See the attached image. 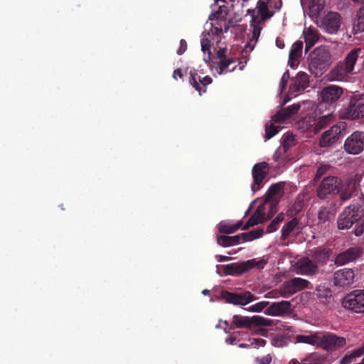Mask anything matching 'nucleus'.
<instances>
[{
    "label": "nucleus",
    "instance_id": "obj_1",
    "mask_svg": "<svg viewBox=\"0 0 364 364\" xmlns=\"http://www.w3.org/2000/svg\"><path fill=\"white\" fill-rule=\"evenodd\" d=\"M364 214V202H353L340 214L337 226L339 230H348L353 224L360 223Z\"/></svg>",
    "mask_w": 364,
    "mask_h": 364
},
{
    "label": "nucleus",
    "instance_id": "obj_2",
    "mask_svg": "<svg viewBox=\"0 0 364 364\" xmlns=\"http://www.w3.org/2000/svg\"><path fill=\"white\" fill-rule=\"evenodd\" d=\"M331 60V54L325 46L316 48L309 56L310 72L316 77L322 75L327 70Z\"/></svg>",
    "mask_w": 364,
    "mask_h": 364
},
{
    "label": "nucleus",
    "instance_id": "obj_3",
    "mask_svg": "<svg viewBox=\"0 0 364 364\" xmlns=\"http://www.w3.org/2000/svg\"><path fill=\"white\" fill-rule=\"evenodd\" d=\"M267 260L252 259L239 263H231L223 265V268L225 275L240 276L251 269H263L267 264Z\"/></svg>",
    "mask_w": 364,
    "mask_h": 364
},
{
    "label": "nucleus",
    "instance_id": "obj_4",
    "mask_svg": "<svg viewBox=\"0 0 364 364\" xmlns=\"http://www.w3.org/2000/svg\"><path fill=\"white\" fill-rule=\"evenodd\" d=\"M306 289H312L311 282L301 277H294L284 282L279 289V294L284 298H289L294 294Z\"/></svg>",
    "mask_w": 364,
    "mask_h": 364
},
{
    "label": "nucleus",
    "instance_id": "obj_5",
    "mask_svg": "<svg viewBox=\"0 0 364 364\" xmlns=\"http://www.w3.org/2000/svg\"><path fill=\"white\" fill-rule=\"evenodd\" d=\"M341 180L335 176L324 178L317 188V196L320 199H327L339 193Z\"/></svg>",
    "mask_w": 364,
    "mask_h": 364
},
{
    "label": "nucleus",
    "instance_id": "obj_6",
    "mask_svg": "<svg viewBox=\"0 0 364 364\" xmlns=\"http://www.w3.org/2000/svg\"><path fill=\"white\" fill-rule=\"evenodd\" d=\"M342 117L348 119H355L364 117V95H354L348 105L343 109Z\"/></svg>",
    "mask_w": 364,
    "mask_h": 364
},
{
    "label": "nucleus",
    "instance_id": "obj_7",
    "mask_svg": "<svg viewBox=\"0 0 364 364\" xmlns=\"http://www.w3.org/2000/svg\"><path fill=\"white\" fill-rule=\"evenodd\" d=\"M341 16L338 12L329 11L324 16L317 20L318 26L330 34L336 33L341 24Z\"/></svg>",
    "mask_w": 364,
    "mask_h": 364
},
{
    "label": "nucleus",
    "instance_id": "obj_8",
    "mask_svg": "<svg viewBox=\"0 0 364 364\" xmlns=\"http://www.w3.org/2000/svg\"><path fill=\"white\" fill-rule=\"evenodd\" d=\"M232 323L237 328H251L252 325L256 326H271L274 323L273 320L264 318L261 316H253L252 317L234 315Z\"/></svg>",
    "mask_w": 364,
    "mask_h": 364
},
{
    "label": "nucleus",
    "instance_id": "obj_9",
    "mask_svg": "<svg viewBox=\"0 0 364 364\" xmlns=\"http://www.w3.org/2000/svg\"><path fill=\"white\" fill-rule=\"evenodd\" d=\"M346 344L344 337L338 336L333 333L321 334L319 333L318 345L323 350L329 352L335 351Z\"/></svg>",
    "mask_w": 364,
    "mask_h": 364
},
{
    "label": "nucleus",
    "instance_id": "obj_10",
    "mask_svg": "<svg viewBox=\"0 0 364 364\" xmlns=\"http://www.w3.org/2000/svg\"><path fill=\"white\" fill-rule=\"evenodd\" d=\"M342 305L355 313H364V290H355L348 294L343 298Z\"/></svg>",
    "mask_w": 364,
    "mask_h": 364
},
{
    "label": "nucleus",
    "instance_id": "obj_11",
    "mask_svg": "<svg viewBox=\"0 0 364 364\" xmlns=\"http://www.w3.org/2000/svg\"><path fill=\"white\" fill-rule=\"evenodd\" d=\"M221 296L228 303L240 306L247 305L257 299L255 296L248 291L234 293L223 290L221 292Z\"/></svg>",
    "mask_w": 364,
    "mask_h": 364
},
{
    "label": "nucleus",
    "instance_id": "obj_12",
    "mask_svg": "<svg viewBox=\"0 0 364 364\" xmlns=\"http://www.w3.org/2000/svg\"><path fill=\"white\" fill-rule=\"evenodd\" d=\"M269 166L267 162H259L254 165L252 169L253 183L251 189L253 193L259 191L263 186V180L267 176Z\"/></svg>",
    "mask_w": 364,
    "mask_h": 364
},
{
    "label": "nucleus",
    "instance_id": "obj_13",
    "mask_svg": "<svg viewBox=\"0 0 364 364\" xmlns=\"http://www.w3.org/2000/svg\"><path fill=\"white\" fill-rule=\"evenodd\" d=\"M344 149L351 154H358L363 151L364 150V132H354L346 139Z\"/></svg>",
    "mask_w": 364,
    "mask_h": 364
},
{
    "label": "nucleus",
    "instance_id": "obj_14",
    "mask_svg": "<svg viewBox=\"0 0 364 364\" xmlns=\"http://www.w3.org/2000/svg\"><path fill=\"white\" fill-rule=\"evenodd\" d=\"M346 128V124L340 122L333 125L329 130L326 131L321 136L319 144L321 147H327L335 143L340 137V135Z\"/></svg>",
    "mask_w": 364,
    "mask_h": 364
},
{
    "label": "nucleus",
    "instance_id": "obj_15",
    "mask_svg": "<svg viewBox=\"0 0 364 364\" xmlns=\"http://www.w3.org/2000/svg\"><path fill=\"white\" fill-rule=\"evenodd\" d=\"M355 273L353 269H341L333 274V284L339 287H348L353 284Z\"/></svg>",
    "mask_w": 364,
    "mask_h": 364
},
{
    "label": "nucleus",
    "instance_id": "obj_16",
    "mask_svg": "<svg viewBox=\"0 0 364 364\" xmlns=\"http://www.w3.org/2000/svg\"><path fill=\"white\" fill-rule=\"evenodd\" d=\"M362 253L363 252L360 247H350L337 255L334 259V264L337 266H342L355 262L361 257Z\"/></svg>",
    "mask_w": 364,
    "mask_h": 364
},
{
    "label": "nucleus",
    "instance_id": "obj_17",
    "mask_svg": "<svg viewBox=\"0 0 364 364\" xmlns=\"http://www.w3.org/2000/svg\"><path fill=\"white\" fill-rule=\"evenodd\" d=\"M343 93V89L338 85H329L321 92L322 102L328 105L335 104Z\"/></svg>",
    "mask_w": 364,
    "mask_h": 364
},
{
    "label": "nucleus",
    "instance_id": "obj_18",
    "mask_svg": "<svg viewBox=\"0 0 364 364\" xmlns=\"http://www.w3.org/2000/svg\"><path fill=\"white\" fill-rule=\"evenodd\" d=\"M189 82L197 90L200 95L206 92V87L210 85L213 80L210 76H205L201 78L196 70L193 69L189 73Z\"/></svg>",
    "mask_w": 364,
    "mask_h": 364
},
{
    "label": "nucleus",
    "instance_id": "obj_19",
    "mask_svg": "<svg viewBox=\"0 0 364 364\" xmlns=\"http://www.w3.org/2000/svg\"><path fill=\"white\" fill-rule=\"evenodd\" d=\"M318 266L309 257H304L296 262V273L306 276H314L318 273Z\"/></svg>",
    "mask_w": 364,
    "mask_h": 364
},
{
    "label": "nucleus",
    "instance_id": "obj_20",
    "mask_svg": "<svg viewBox=\"0 0 364 364\" xmlns=\"http://www.w3.org/2000/svg\"><path fill=\"white\" fill-rule=\"evenodd\" d=\"M291 301H281L278 302H273L268 306L265 309L264 314L272 316H282L290 311Z\"/></svg>",
    "mask_w": 364,
    "mask_h": 364
},
{
    "label": "nucleus",
    "instance_id": "obj_21",
    "mask_svg": "<svg viewBox=\"0 0 364 364\" xmlns=\"http://www.w3.org/2000/svg\"><path fill=\"white\" fill-rule=\"evenodd\" d=\"M300 107L301 105L299 104H294L283 108L272 117V120L274 122L284 123L287 119H290L296 114Z\"/></svg>",
    "mask_w": 364,
    "mask_h": 364
},
{
    "label": "nucleus",
    "instance_id": "obj_22",
    "mask_svg": "<svg viewBox=\"0 0 364 364\" xmlns=\"http://www.w3.org/2000/svg\"><path fill=\"white\" fill-rule=\"evenodd\" d=\"M301 230L302 228L299 225V219L294 218L282 227L281 237L282 240H285L291 235H299L301 232Z\"/></svg>",
    "mask_w": 364,
    "mask_h": 364
},
{
    "label": "nucleus",
    "instance_id": "obj_23",
    "mask_svg": "<svg viewBox=\"0 0 364 364\" xmlns=\"http://www.w3.org/2000/svg\"><path fill=\"white\" fill-rule=\"evenodd\" d=\"M336 203L331 201L329 205L321 206L318 212V220L320 224H325L331 221L336 212Z\"/></svg>",
    "mask_w": 364,
    "mask_h": 364
},
{
    "label": "nucleus",
    "instance_id": "obj_24",
    "mask_svg": "<svg viewBox=\"0 0 364 364\" xmlns=\"http://www.w3.org/2000/svg\"><path fill=\"white\" fill-rule=\"evenodd\" d=\"M303 49V42L301 41H296L291 46L289 55L288 64L291 68H294L299 63V58L301 56Z\"/></svg>",
    "mask_w": 364,
    "mask_h": 364
},
{
    "label": "nucleus",
    "instance_id": "obj_25",
    "mask_svg": "<svg viewBox=\"0 0 364 364\" xmlns=\"http://www.w3.org/2000/svg\"><path fill=\"white\" fill-rule=\"evenodd\" d=\"M267 205L268 203L267 202L264 204L259 205L252 215L254 217L257 218V220H258L259 223H263L264 220H267V218H265V215L267 210L266 206ZM276 212V204L273 203L269 204V213L267 219L272 218Z\"/></svg>",
    "mask_w": 364,
    "mask_h": 364
},
{
    "label": "nucleus",
    "instance_id": "obj_26",
    "mask_svg": "<svg viewBox=\"0 0 364 364\" xmlns=\"http://www.w3.org/2000/svg\"><path fill=\"white\" fill-rule=\"evenodd\" d=\"M267 205L268 203L267 202L264 204L259 205L252 215L254 217L257 218V220H258L259 223H263L264 220H267V218H265V215L267 210L266 206ZM276 212V204L273 203L269 204V213L267 219L272 218Z\"/></svg>",
    "mask_w": 364,
    "mask_h": 364
},
{
    "label": "nucleus",
    "instance_id": "obj_27",
    "mask_svg": "<svg viewBox=\"0 0 364 364\" xmlns=\"http://www.w3.org/2000/svg\"><path fill=\"white\" fill-rule=\"evenodd\" d=\"M292 89L295 92H300L301 90H304L309 86V77L306 73L304 72H299L298 73L295 78L292 79Z\"/></svg>",
    "mask_w": 364,
    "mask_h": 364
},
{
    "label": "nucleus",
    "instance_id": "obj_28",
    "mask_svg": "<svg viewBox=\"0 0 364 364\" xmlns=\"http://www.w3.org/2000/svg\"><path fill=\"white\" fill-rule=\"evenodd\" d=\"M363 50L360 48L353 49L347 55L345 58V61L343 63L346 65V69L350 73L353 72L354 65L358 58V57L363 53Z\"/></svg>",
    "mask_w": 364,
    "mask_h": 364
},
{
    "label": "nucleus",
    "instance_id": "obj_29",
    "mask_svg": "<svg viewBox=\"0 0 364 364\" xmlns=\"http://www.w3.org/2000/svg\"><path fill=\"white\" fill-rule=\"evenodd\" d=\"M247 13L251 15L250 26L252 28V40L257 41L261 32V20L255 14V9H248Z\"/></svg>",
    "mask_w": 364,
    "mask_h": 364
},
{
    "label": "nucleus",
    "instance_id": "obj_30",
    "mask_svg": "<svg viewBox=\"0 0 364 364\" xmlns=\"http://www.w3.org/2000/svg\"><path fill=\"white\" fill-rule=\"evenodd\" d=\"M304 36L306 43L305 51L307 52L318 41L319 34L316 30L309 28L306 31H304Z\"/></svg>",
    "mask_w": 364,
    "mask_h": 364
},
{
    "label": "nucleus",
    "instance_id": "obj_31",
    "mask_svg": "<svg viewBox=\"0 0 364 364\" xmlns=\"http://www.w3.org/2000/svg\"><path fill=\"white\" fill-rule=\"evenodd\" d=\"M331 254L332 251L331 249L318 247L314 250L312 258L319 264H326L329 259Z\"/></svg>",
    "mask_w": 364,
    "mask_h": 364
},
{
    "label": "nucleus",
    "instance_id": "obj_32",
    "mask_svg": "<svg viewBox=\"0 0 364 364\" xmlns=\"http://www.w3.org/2000/svg\"><path fill=\"white\" fill-rule=\"evenodd\" d=\"M357 189L355 180L350 181L346 185L340 189V198L342 202L350 199Z\"/></svg>",
    "mask_w": 364,
    "mask_h": 364
},
{
    "label": "nucleus",
    "instance_id": "obj_33",
    "mask_svg": "<svg viewBox=\"0 0 364 364\" xmlns=\"http://www.w3.org/2000/svg\"><path fill=\"white\" fill-rule=\"evenodd\" d=\"M241 236L239 235L235 236L218 235L217 242L222 247H230L238 245L240 242Z\"/></svg>",
    "mask_w": 364,
    "mask_h": 364
},
{
    "label": "nucleus",
    "instance_id": "obj_34",
    "mask_svg": "<svg viewBox=\"0 0 364 364\" xmlns=\"http://www.w3.org/2000/svg\"><path fill=\"white\" fill-rule=\"evenodd\" d=\"M269 0H259L257 4V9L258 14L261 16V21H266L274 15V12L269 10Z\"/></svg>",
    "mask_w": 364,
    "mask_h": 364
},
{
    "label": "nucleus",
    "instance_id": "obj_35",
    "mask_svg": "<svg viewBox=\"0 0 364 364\" xmlns=\"http://www.w3.org/2000/svg\"><path fill=\"white\" fill-rule=\"evenodd\" d=\"M364 355V346L353 350L350 353L346 355L340 361L339 364H350L356 358Z\"/></svg>",
    "mask_w": 364,
    "mask_h": 364
},
{
    "label": "nucleus",
    "instance_id": "obj_36",
    "mask_svg": "<svg viewBox=\"0 0 364 364\" xmlns=\"http://www.w3.org/2000/svg\"><path fill=\"white\" fill-rule=\"evenodd\" d=\"M314 293L321 303L328 302L332 296L331 290L324 286L316 287Z\"/></svg>",
    "mask_w": 364,
    "mask_h": 364
},
{
    "label": "nucleus",
    "instance_id": "obj_37",
    "mask_svg": "<svg viewBox=\"0 0 364 364\" xmlns=\"http://www.w3.org/2000/svg\"><path fill=\"white\" fill-rule=\"evenodd\" d=\"M319 333H315L311 335H298L296 336V343H304L312 346L318 345Z\"/></svg>",
    "mask_w": 364,
    "mask_h": 364
},
{
    "label": "nucleus",
    "instance_id": "obj_38",
    "mask_svg": "<svg viewBox=\"0 0 364 364\" xmlns=\"http://www.w3.org/2000/svg\"><path fill=\"white\" fill-rule=\"evenodd\" d=\"M242 225V221H238L235 225H228L225 223H220L218 225V231L223 234H232L235 232Z\"/></svg>",
    "mask_w": 364,
    "mask_h": 364
},
{
    "label": "nucleus",
    "instance_id": "obj_39",
    "mask_svg": "<svg viewBox=\"0 0 364 364\" xmlns=\"http://www.w3.org/2000/svg\"><path fill=\"white\" fill-rule=\"evenodd\" d=\"M351 73L346 69V65L343 63L338 64L332 70V76L334 80H341Z\"/></svg>",
    "mask_w": 364,
    "mask_h": 364
},
{
    "label": "nucleus",
    "instance_id": "obj_40",
    "mask_svg": "<svg viewBox=\"0 0 364 364\" xmlns=\"http://www.w3.org/2000/svg\"><path fill=\"white\" fill-rule=\"evenodd\" d=\"M264 230L262 228L255 229L247 232H242L240 234L241 240L244 242L252 241L258 239L262 236Z\"/></svg>",
    "mask_w": 364,
    "mask_h": 364
},
{
    "label": "nucleus",
    "instance_id": "obj_41",
    "mask_svg": "<svg viewBox=\"0 0 364 364\" xmlns=\"http://www.w3.org/2000/svg\"><path fill=\"white\" fill-rule=\"evenodd\" d=\"M353 29L355 33L364 31V6L360 8L357 13V19L354 23Z\"/></svg>",
    "mask_w": 364,
    "mask_h": 364
},
{
    "label": "nucleus",
    "instance_id": "obj_42",
    "mask_svg": "<svg viewBox=\"0 0 364 364\" xmlns=\"http://www.w3.org/2000/svg\"><path fill=\"white\" fill-rule=\"evenodd\" d=\"M333 119L332 114H327L318 118L315 125V130L318 132L322 129L325 128L329 124Z\"/></svg>",
    "mask_w": 364,
    "mask_h": 364
},
{
    "label": "nucleus",
    "instance_id": "obj_43",
    "mask_svg": "<svg viewBox=\"0 0 364 364\" xmlns=\"http://www.w3.org/2000/svg\"><path fill=\"white\" fill-rule=\"evenodd\" d=\"M269 305V301H262L255 304L251 305L247 309V310L251 312H261L262 310L266 309Z\"/></svg>",
    "mask_w": 364,
    "mask_h": 364
},
{
    "label": "nucleus",
    "instance_id": "obj_44",
    "mask_svg": "<svg viewBox=\"0 0 364 364\" xmlns=\"http://www.w3.org/2000/svg\"><path fill=\"white\" fill-rule=\"evenodd\" d=\"M279 132V127H275L274 124H271L269 126H266L265 128V137L267 139H269L276 135Z\"/></svg>",
    "mask_w": 364,
    "mask_h": 364
},
{
    "label": "nucleus",
    "instance_id": "obj_45",
    "mask_svg": "<svg viewBox=\"0 0 364 364\" xmlns=\"http://www.w3.org/2000/svg\"><path fill=\"white\" fill-rule=\"evenodd\" d=\"M282 188V186L279 183L272 184L269 187L267 194L269 197L276 196L280 194Z\"/></svg>",
    "mask_w": 364,
    "mask_h": 364
},
{
    "label": "nucleus",
    "instance_id": "obj_46",
    "mask_svg": "<svg viewBox=\"0 0 364 364\" xmlns=\"http://www.w3.org/2000/svg\"><path fill=\"white\" fill-rule=\"evenodd\" d=\"M331 168V166L329 165H323L321 164L316 171V175H315V180L320 179L325 173H327V171Z\"/></svg>",
    "mask_w": 364,
    "mask_h": 364
},
{
    "label": "nucleus",
    "instance_id": "obj_47",
    "mask_svg": "<svg viewBox=\"0 0 364 364\" xmlns=\"http://www.w3.org/2000/svg\"><path fill=\"white\" fill-rule=\"evenodd\" d=\"M354 233L356 236H360L364 234V214L360 222L355 225Z\"/></svg>",
    "mask_w": 364,
    "mask_h": 364
},
{
    "label": "nucleus",
    "instance_id": "obj_48",
    "mask_svg": "<svg viewBox=\"0 0 364 364\" xmlns=\"http://www.w3.org/2000/svg\"><path fill=\"white\" fill-rule=\"evenodd\" d=\"M258 223H259L258 222V220H257V218L255 217H254L253 215H252L249 220L247 221V223L244 225V226L241 227V228L244 230H246L247 229H249L250 227H252L254 225H257Z\"/></svg>",
    "mask_w": 364,
    "mask_h": 364
},
{
    "label": "nucleus",
    "instance_id": "obj_49",
    "mask_svg": "<svg viewBox=\"0 0 364 364\" xmlns=\"http://www.w3.org/2000/svg\"><path fill=\"white\" fill-rule=\"evenodd\" d=\"M289 77H290L289 72V70H287L286 72L284 73V74L282 77L281 81H280L279 86H280L282 90H284V88L286 87Z\"/></svg>",
    "mask_w": 364,
    "mask_h": 364
},
{
    "label": "nucleus",
    "instance_id": "obj_50",
    "mask_svg": "<svg viewBox=\"0 0 364 364\" xmlns=\"http://www.w3.org/2000/svg\"><path fill=\"white\" fill-rule=\"evenodd\" d=\"M272 360V356L268 354V355H266L260 358H257L256 359V363L257 364H270Z\"/></svg>",
    "mask_w": 364,
    "mask_h": 364
},
{
    "label": "nucleus",
    "instance_id": "obj_51",
    "mask_svg": "<svg viewBox=\"0 0 364 364\" xmlns=\"http://www.w3.org/2000/svg\"><path fill=\"white\" fill-rule=\"evenodd\" d=\"M201 44V50L203 52H205L206 50L208 52V58H210V44L208 38H203L200 42Z\"/></svg>",
    "mask_w": 364,
    "mask_h": 364
},
{
    "label": "nucleus",
    "instance_id": "obj_52",
    "mask_svg": "<svg viewBox=\"0 0 364 364\" xmlns=\"http://www.w3.org/2000/svg\"><path fill=\"white\" fill-rule=\"evenodd\" d=\"M269 6L271 8H274L276 10L279 11L282 6V0H269Z\"/></svg>",
    "mask_w": 364,
    "mask_h": 364
},
{
    "label": "nucleus",
    "instance_id": "obj_53",
    "mask_svg": "<svg viewBox=\"0 0 364 364\" xmlns=\"http://www.w3.org/2000/svg\"><path fill=\"white\" fill-rule=\"evenodd\" d=\"M279 224L273 220L271 223L267 227L266 232L271 233L276 231L279 228Z\"/></svg>",
    "mask_w": 364,
    "mask_h": 364
},
{
    "label": "nucleus",
    "instance_id": "obj_54",
    "mask_svg": "<svg viewBox=\"0 0 364 364\" xmlns=\"http://www.w3.org/2000/svg\"><path fill=\"white\" fill-rule=\"evenodd\" d=\"M229 67L228 62L226 59L220 60L218 63V68L220 69V74L224 73V71Z\"/></svg>",
    "mask_w": 364,
    "mask_h": 364
},
{
    "label": "nucleus",
    "instance_id": "obj_55",
    "mask_svg": "<svg viewBox=\"0 0 364 364\" xmlns=\"http://www.w3.org/2000/svg\"><path fill=\"white\" fill-rule=\"evenodd\" d=\"M187 49V43L184 39L180 41V46L177 50V54L181 55L185 53Z\"/></svg>",
    "mask_w": 364,
    "mask_h": 364
},
{
    "label": "nucleus",
    "instance_id": "obj_56",
    "mask_svg": "<svg viewBox=\"0 0 364 364\" xmlns=\"http://www.w3.org/2000/svg\"><path fill=\"white\" fill-rule=\"evenodd\" d=\"M172 77L176 80H177L178 78L182 79L183 77L182 70L181 68L176 69L173 73Z\"/></svg>",
    "mask_w": 364,
    "mask_h": 364
},
{
    "label": "nucleus",
    "instance_id": "obj_57",
    "mask_svg": "<svg viewBox=\"0 0 364 364\" xmlns=\"http://www.w3.org/2000/svg\"><path fill=\"white\" fill-rule=\"evenodd\" d=\"M225 48H220L217 52V56L220 60L226 59L225 56Z\"/></svg>",
    "mask_w": 364,
    "mask_h": 364
},
{
    "label": "nucleus",
    "instance_id": "obj_58",
    "mask_svg": "<svg viewBox=\"0 0 364 364\" xmlns=\"http://www.w3.org/2000/svg\"><path fill=\"white\" fill-rule=\"evenodd\" d=\"M282 151L280 150H277L273 155V159L275 161H279L282 157Z\"/></svg>",
    "mask_w": 364,
    "mask_h": 364
},
{
    "label": "nucleus",
    "instance_id": "obj_59",
    "mask_svg": "<svg viewBox=\"0 0 364 364\" xmlns=\"http://www.w3.org/2000/svg\"><path fill=\"white\" fill-rule=\"evenodd\" d=\"M276 46L279 48H284V42L282 39H281L280 38H277L276 39Z\"/></svg>",
    "mask_w": 364,
    "mask_h": 364
},
{
    "label": "nucleus",
    "instance_id": "obj_60",
    "mask_svg": "<svg viewBox=\"0 0 364 364\" xmlns=\"http://www.w3.org/2000/svg\"><path fill=\"white\" fill-rule=\"evenodd\" d=\"M284 219V213H279L274 220L279 225Z\"/></svg>",
    "mask_w": 364,
    "mask_h": 364
},
{
    "label": "nucleus",
    "instance_id": "obj_61",
    "mask_svg": "<svg viewBox=\"0 0 364 364\" xmlns=\"http://www.w3.org/2000/svg\"><path fill=\"white\" fill-rule=\"evenodd\" d=\"M230 257L228 256H223V255H218L217 256V260L219 262H224V261H228L230 260Z\"/></svg>",
    "mask_w": 364,
    "mask_h": 364
},
{
    "label": "nucleus",
    "instance_id": "obj_62",
    "mask_svg": "<svg viewBox=\"0 0 364 364\" xmlns=\"http://www.w3.org/2000/svg\"><path fill=\"white\" fill-rule=\"evenodd\" d=\"M289 364H319V363L316 362V360H314V363H301L297 360L294 359L289 362Z\"/></svg>",
    "mask_w": 364,
    "mask_h": 364
},
{
    "label": "nucleus",
    "instance_id": "obj_63",
    "mask_svg": "<svg viewBox=\"0 0 364 364\" xmlns=\"http://www.w3.org/2000/svg\"><path fill=\"white\" fill-rule=\"evenodd\" d=\"M227 60H228V62L229 65H230L231 63H235V60L233 58H227Z\"/></svg>",
    "mask_w": 364,
    "mask_h": 364
},
{
    "label": "nucleus",
    "instance_id": "obj_64",
    "mask_svg": "<svg viewBox=\"0 0 364 364\" xmlns=\"http://www.w3.org/2000/svg\"><path fill=\"white\" fill-rule=\"evenodd\" d=\"M311 1V3L314 4V5H318L320 4V0H310Z\"/></svg>",
    "mask_w": 364,
    "mask_h": 364
}]
</instances>
